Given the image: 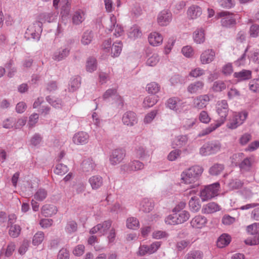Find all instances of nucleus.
Returning a JSON list of instances; mask_svg holds the SVG:
<instances>
[{
    "label": "nucleus",
    "mask_w": 259,
    "mask_h": 259,
    "mask_svg": "<svg viewBox=\"0 0 259 259\" xmlns=\"http://www.w3.org/2000/svg\"><path fill=\"white\" fill-rule=\"evenodd\" d=\"M128 35L130 38L135 39L136 38L140 37L142 36V33L139 26L135 25L131 27L129 29Z\"/></svg>",
    "instance_id": "nucleus-34"
},
{
    "label": "nucleus",
    "mask_w": 259,
    "mask_h": 259,
    "mask_svg": "<svg viewBox=\"0 0 259 259\" xmlns=\"http://www.w3.org/2000/svg\"><path fill=\"white\" fill-rule=\"evenodd\" d=\"M122 120L124 124L128 126H133L137 122V115L133 111H127L123 115Z\"/></svg>",
    "instance_id": "nucleus-16"
},
{
    "label": "nucleus",
    "mask_w": 259,
    "mask_h": 259,
    "mask_svg": "<svg viewBox=\"0 0 259 259\" xmlns=\"http://www.w3.org/2000/svg\"><path fill=\"white\" fill-rule=\"evenodd\" d=\"M189 205L190 210L193 212H197L201 208L199 200L196 197H192L191 198L189 202Z\"/></svg>",
    "instance_id": "nucleus-36"
},
{
    "label": "nucleus",
    "mask_w": 259,
    "mask_h": 259,
    "mask_svg": "<svg viewBox=\"0 0 259 259\" xmlns=\"http://www.w3.org/2000/svg\"><path fill=\"white\" fill-rule=\"evenodd\" d=\"M248 115V113L246 111L239 112L234 115L231 118L227 123V127L233 130L236 128L244 122Z\"/></svg>",
    "instance_id": "nucleus-7"
},
{
    "label": "nucleus",
    "mask_w": 259,
    "mask_h": 259,
    "mask_svg": "<svg viewBox=\"0 0 259 259\" xmlns=\"http://www.w3.org/2000/svg\"><path fill=\"white\" fill-rule=\"evenodd\" d=\"M77 225L74 221H69L67 222L65 227V230L67 233L71 234L77 231Z\"/></svg>",
    "instance_id": "nucleus-51"
},
{
    "label": "nucleus",
    "mask_w": 259,
    "mask_h": 259,
    "mask_svg": "<svg viewBox=\"0 0 259 259\" xmlns=\"http://www.w3.org/2000/svg\"><path fill=\"white\" fill-rule=\"evenodd\" d=\"M188 141V138L186 136H179L175 139L172 145L178 147H181L185 145Z\"/></svg>",
    "instance_id": "nucleus-40"
},
{
    "label": "nucleus",
    "mask_w": 259,
    "mask_h": 259,
    "mask_svg": "<svg viewBox=\"0 0 259 259\" xmlns=\"http://www.w3.org/2000/svg\"><path fill=\"white\" fill-rule=\"evenodd\" d=\"M159 61V57L157 54H152L146 61V64L149 66H155Z\"/></svg>",
    "instance_id": "nucleus-48"
},
{
    "label": "nucleus",
    "mask_w": 259,
    "mask_h": 259,
    "mask_svg": "<svg viewBox=\"0 0 259 259\" xmlns=\"http://www.w3.org/2000/svg\"><path fill=\"white\" fill-rule=\"evenodd\" d=\"M231 237L228 234H222L218 239L217 245L219 248H223L227 246L231 242Z\"/></svg>",
    "instance_id": "nucleus-27"
},
{
    "label": "nucleus",
    "mask_w": 259,
    "mask_h": 259,
    "mask_svg": "<svg viewBox=\"0 0 259 259\" xmlns=\"http://www.w3.org/2000/svg\"><path fill=\"white\" fill-rule=\"evenodd\" d=\"M203 86L202 81H198L190 84L187 88L188 91L191 94L196 93L201 91Z\"/></svg>",
    "instance_id": "nucleus-33"
},
{
    "label": "nucleus",
    "mask_w": 259,
    "mask_h": 259,
    "mask_svg": "<svg viewBox=\"0 0 259 259\" xmlns=\"http://www.w3.org/2000/svg\"><path fill=\"white\" fill-rule=\"evenodd\" d=\"M21 227L20 226L17 225H11L9 231V235L13 237H17L20 234Z\"/></svg>",
    "instance_id": "nucleus-47"
},
{
    "label": "nucleus",
    "mask_w": 259,
    "mask_h": 259,
    "mask_svg": "<svg viewBox=\"0 0 259 259\" xmlns=\"http://www.w3.org/2000/svg\"><path fill=\"white\" fill-rule=\"evenodd\" d=\"M220 184L219 183L205 186L200 193V197L203 201H207L217 195Z\"/></svg>",
    "instance_id": "nucleus-4"
},
{
    "label": "nucleus",
    "mask_w": 259,
    "mask_h": 259,
    "mask_svg": "<svg viewBox=\"0 0 259 259\" xmlns=\"http://www.w3.org/2000/svg\"><path fill=\"white\" fill-rule=\"evenodd\" d=\"M165 222L166 224L170 225L179 224L177 222V213L167 216L165 219Z\"/></svg>",
    "instance_id": "nucleus-58"
},
{
    "label": "nucleus",
    "mask_w": 259,
    "mask_h": 259,
    "mask_svg": "<svg viewBox=\"0 0 259 259\" xmlns=\"http://www.w3.org/2000/svg\"><path fill=\"white\" fill-rule=\"evenodd\" d=\"M143 168V163L138 160H134L127 164H123L120 167L121 170L124 172L139 170Z\"/></svg>",
    "instance_id": "nucleus-14"
},
{
    "label": "nucleus",
    "mask_w": 259,
    "mask_h": 259,
    "mask_svg": "<svg viewBox=\"0 0 259 259\" xmlns=\"http://www.w3.org/2000/svg\"><path fill=\"white\" fill-rule=\"evenodd\" d=\"M226 89L225 83L221 80L215 81L211 88L213 91L215 92H220Z\"/></svg>",
    "instance_id": "nucleus-53"
},
{
    "label": "nucleus",
    "mask_w": 259,
    "mask_h": 259,
    "mask_svg": "<svg viewBox=\"0 0 259 259\" xmlns=\"http://www.w3.org/2000/svg\"><path fill=\"white\" fill-rule=\"evenodd\" d=\"M42 99L43 98H37L33 104V108H39V111L47 114L49 110V108L45 105L44 101Z\"/></svg>",
    "instance_id": "nucleus-35"
},
{
    "label": "nucleus",
    "mask_w": 259,
    "mask_h": 259,
    "mask_svg": "<svg viewBox=\"0 0 259 259\" xmlns=\"http://www.w3.org/2000/svg\"><path fill=\"white\" fill-rule=\"evenodd\" d=\"M70 48L66 46L56 51L52 55V59L57 62L65 60L70 54Z\"/></svg>",
    "instance_id": "nucleus-12"
},
{
    "label": "nucleus",
    "mask_w": 259,
    "mask_h": 259,
    "mask_svg": "<svg viewBox=\"0 0 259 259\" xmlns=\"http://www.w3.org/2000/svg\"><path fill=\"white\" fill-rule=\"evenodd\" d=\"M89 183L93 189H97L103 185V179L100 176H94L90 178Z\"/></svg>",
    "instance_id": "nucleus-29"
},
{
    "label": "nucleus",
    "mask_w": 259,
    "mask_h": 259,
    "mask_svg": "<svg viewBox=\"0 0 259 259\" xmlns=\"http://www.w3.org/2000/svg\"><path fill=\"white\" fill-rule=\"evenodd\" d=\"M203 253L200 250H194L189 252L185 256V259H202Z\"/></svg>",
    "instance_id": "nucleus-38"
},
{
    "label": "nucleus",
    "mask_w": 259,
    "mask_h": 259,
    "mask_svg": "<svg viewBox=\"0 0 259 259\" xmlns=\"http://www.w3.org/2000/svg\"><path fill=\"white\" fill-rule=\"evenodd\" d=\"M45 238V234L41 231H38L35 234L32 239V244L34 245H38L40 244Z\"/></svg>",
    "instance_id": "nucleus-49"
},
{
    "label": "nucleus",
    "mask_w": 259,
    "mask_h": 259,
    "mask_svg": "<svg viewBox=\"0 0 259 259\" xmlns=\"http://www.w3.org/2000/svg\"><path fill=\"white\" fill-rule=\"evenodd\" d=\"M178 212V213H177V222H178L179 224L184 223L189 219L190 214L187 211L182 210Z\"/></svg>",
    "instance_id": "nucleus-43"
},
{
    "label": "nucleus",
    "mask_w": 259,
    "mask_h": 259,
    "mask_svg": "<svg viewBox=\"0 0 259 259\" xmlns=\"http://www.w3.org/2000/svg\"><path fill=\"white\" fill-rule=\"evenodd\" d=\"M48 195L47 191L43 188L38 189L34 195V198L39 201H43Z\"/></svg>",
    "instance_id": "nucleus-42"
},
{
    "label": "nucleus",
    "mask_w": 259,
    "mask_h": 259,
    "mask_svg": "<svg viewBox=\"0 0 259 259\" xmlns=\"http://www.w3.org/2000/svg\"><path fill=\"white\" fill-rule=\"evenodd\" d=\"M112 222L110 220L105 221L91 228L89 231L90 234L99 233L101 236L105 235L111 227Z\"/></svg>",
    "instance_id": "nucleus-8"
},
{
    "label": "nucleus",
    "mask_w": 259,
    "mask_h": 259,
    "mask_svg": "<svg viewBox=\"0 0 259 259\" xmlns=\"http://www.w3.org/2000/svg\"><path fill=\"white\" fill-rule=\"evenodd\" d=\"M229 106L226 100L218 101L216 104V111L220 118L218 122L221 124H223L226 120L229 112Z\"/></svg>",
    "instance_id": "nucleus-5"
},
{
    "label": "nucleus",
    "mask_w": 259,
    "mask_h": 259,
    "mask_svg": "<svg viewBox=\"0 0 259 259\" xmlns=\"http://www.w3.org/2000/svg\"><path fill=\"white\" fill-rule=\"evenodd\" d=\"M218 18H221V25L225 27H231L236 24L235 15L228 11H222L217 13Z\"/></svg>",
    "instance_id": "nucleus-6"
},
{
    "label": "nucleus",
    "mask_w": 259,
    "mask_h": 259,
    "mask_svg": "<svg viewBox=\"0 0 259 259\" xmlns=\"http://www.w3.org/2000/svg\"><path fill=\"white\" fill-rule=\"evenodd\" d=\"M233 76L238 81H243L251 78L252 72L249 70L243 69L239 72H235Z\"/></svg>",
    "instance_id": "nucleus-20"
},
{
    "label": "nucleus",
    "mask_w": 259,
    "mask_h": 259,
    "mask_svg": "<svg viewBox=\"0 0 259 259\" xmlns=\"http://www.w3.org/2000/svg\"><path fill=\"white\" fill-rule=\"evenodd\" d=\"M126 226L129 229L136 230L139 228V222L137 218L130 217L126 220Z\"/></svg>",
    "instance_id": "nucleus-41"
},
{
    "label": "nucleus",
    "mask_w": 259,
    "mask_h": 259,
    "mask_svg": "<svg viewBox=\"0 0 259 259\" xmlns=\"http://www.w3.org/2000/svg\"><path fill=\"white\" fill-rule=\"evenodd\" d=\"M206 223L207 219L205 217L201 215H198L192 219L190 224L193 228L201 229L205 225Z\"/></svg>",
    "instance_id": "nucleus-21"
},
{
    "label": "nucleus",
    "mask_w": 259,
    "mask_h": 259,
    "mask_svg": "<svg viewBox=\"0 0 259 259\" xmlns=\"http://www.w3.org/2000/svg\"><path fill=\"white\" fill-rule=\"evenodd\" d=\"M236 221V219L231 217L228 214L224 215L222 219V223L225 225H230L233 224Z\"/></svg>",
    "instance_id": "nucleus-62"
},
{
    "label": "nucleus",
    "mask_w": 259,
    "mask_h": 259,
    "mask_svg": "<svg viewBox=\"0 0 259 259\" xmlns=\"http://www.w3.org/2000/svg\"><path fill=\"white\" fill-rule=\"evenodd\" d=\"M58 211L56 206L51 204L44 205L41 209V214L46 217H50L57 213Z\"/></svg>",
    "instance_id": "nucleus-25"
},
{
    "label": "nucleus",
    "mask_w": 259,
    "mask_h": 259,
    "mask_svg": "<svg viewBox=\"0 0 259 259\" xmlns=\"http://www.w3.org/2000/svg\"><path fill=\"white\" fill-rule=\"evenodd\" d=\"M209 100V98H195L194 106L198 109H202L206 106Z\"/></svg>",
    "instance_id": "nucleus-45"
},
{
    "label": "nucleus",
    "mask_w": 259,
    "mask_h": 259,
    "mask_svg": "<svg viewBox=\"0 0 259 259\" xmlns=\"http://www.w3.org/2000/svg\"><path fill=\"white\" fill-rule=\"evenodd\" d=\"M87 70L89 72H92L96 70L97 69V61L94 58H89L86 64Z\"/></svg>",
    "instance_id": "nucleus-44"
},
{
    "label": "nucleus",
    "mask_w": 259,
    "mask_h": 259,
    "mask_svg": "<svg viewBox=\"0 0 259 259\" xmlns=\"http://www.w3.org/2000/svg\"><path fill=\"white\" fill-rule=\"evenodd\" d=\"M110 24L107 28L109 32L113 31V35L116 37H119L123 34V29L119 25L116 24V18L111 15L110 18Z\"/></svg>",
    "instance_id": "nucleus-10"
},
{
    "label": "nucleus",
    "mask_w": 259,
    "mask_h": 259,
    "mask_svg": "<svg viewBox=\"0 0 259 259\" xmlns=\"http://www.w3.org/2000/svg\"><path fill=\"white\" fill-rule=\"evenodd\" d=\"M222 124H221L220 123L218 122L217 123H216L214 125H210L209 127H207L206 128L202 130L201 132L200 133L199 136H203L205 135H206L207 134H209L214 130H215L217 128L221 126Z\"/></svg>",
    "instance_id": "nucleus-56"
},
{
    "label": "nucleus",
    "mask_w": 259,
    "mask_h": 259,
    "mask_svg": "<svg viewBox=\"0 0 259 259\" xmlns=\"http://www.w3.org/2000/svg\"><path fill=\"white\" fill-rule=\"evenodd\" d=\"M247 232L252 235H255L253 238H249L245 240L246 244L254 245L259 244V233L257 232V224L253 223L247 227Z\"/></svg>",
    "instance_id": "nucleus-9"
},
{
    "label": "nucleus",
    "mask_w": 259,
    "mask_h": 259,
    "mask_svg": "<svg viewBox=\"0 0 259 259\" xmlns=\"http://www.w3.org/2000/svg\"><path fill=\"white\" fill-rule=\"evenodd\" d=\"M249 35L252 37H256L259 35V25H252L249 29Z\"/></svg>",
    "instance_id": "nucleus-61"
},
{
    "label": "nucleus",
    "mask_w": 259,
    "mask_h": 259,
    "mask_svg": "<svg viewBox=\"0 0 259 259\" xmlns=\"http://www.w3.org/2000/svg\"><path fill=\"white\" fill-rule=\"evenodd\" d=\"M89 139V135L84 132H79L73 137V143L76 145H84L87 144Z\"/></svg>",
    "instance_id": "nucleus-17"
},
{
    "label": "nucleus",
    "mask_w": 259,
    "mask_h": 259,
    "mask_svg": "<svg viewBox=\"0 0 259 259\" xmlns=\"http://www.w3.org/2000/svg\"><path fill=\"white\" fill-rule=\"evenodd\" d=\"M203 171V168L199 165L193 166L185 171L181 175V180L186 184H191L196 182Z\"/></svg>",
    "instance_id": "nucleus-2"
},
{
    "label": "nucleus",
    "mask_w": 259,
    "mask_h": 259,
    "mask_svg": "<svg viewBox=\"0 0 259 259\" xmlns=\"http://www.w3.org/2000/svg\"><path fill=\"white\" fill-rule=\"evenodd\" d=\"M170 82L172 85H176L184 82V79L179 75H175L170 79Z\"/></svg>",
    "instance_id": "nucleus-63"
},
{
    "label": "nucleus",
    "mask_w": 259,
    "mask_h": 259,
    "mask_svg": "<svg viewBox=\"0 0 259 259\" xmlns=\"http://www.w3.org/2000/svg\"><path fill=\"white\" fill-rule=\"evenodd\" d=\"M193 39L197 44H201L205 41L204 30L202 28L196 30L193 33Z\"/></svg>",
    "instance_id": "nucleus-30"
},
{
    "label": "nucleus",
    "mask_w": 259,
    "mask_h": 259,
    "mask_svg": "<svg viewBox=\"0 0 259 259\" xmlns=\"http://www.w3.org/2000/svg\"><path fill=\"white\" fill-rule=\"evenodd\" d=\"M204 74V70L200 68H196L191 70L189 75L193 77H198Z\"/></svg>",
    "instance_id": "nucleus-64"
},
{
    "label": "nucleus",
    "mask_w": 259,
    "mask_h": 259,
    "mask_svg": "<svg viewBox=\"0 0 259 259\" xmlns=\"http://www.w3.org/2000/svg\"><path fill=\"white\" fill-rule=\"evenodd\" d=\"M224 165L223 164L215 163L209 169V172L213 176L220 175L224 170Z\"/></svg>",
    "instance_id": "nucleus-37"
},
{
    "label": "nucleus",
    "mask_w": 259,
    "mask_h": 259,
    "mask_svg": "<svg viewBox=\"0 0 259 259\" xmlns=\"http://www.w3.org/2000/svg\"><path fill=\"white\" fill-rule=\"evenodd\" d=\"M154 207L153 202L147 198L144 199L140 204V210L145 212H149Z\"/></svg>",
    "instance_id": "nucleus-28"
},
{
    "label": "nucleus",
    "mask_w": 259,
    "mask_h": 259,
    "mask_svg": "<svg viewBox=\"0 0 259 259\" xmlns=\"http://www.w3.org/2000/svg\"><path fill=\"white\" fill-rule=\"evenodd\" d=\"M60 5L61 6V13L64 15H68L70 8V0H61Z\"/></svg>",
    "instance_id": "nucleus-46"
},
{
    "label": "nucleus",
    "mask_w": 259,
    "mask_h": 259,
    "mask_svg": "<svg viewBox=\"0 0 259 259\" xmlns=\"http://www.w3.org/2000/svg\"><path fill=\"white\" fill-rule=\"evenodd\" d=\"M55 18L53 13H42L39 16V20L36 22L33 25L29 26L26 31V36H29L34 39L39 40L40 32L42 31L41 25L43 23L52 22Z\"/></svg>",
    "instance_id": "nucleus-1"
},
{
    "label": "nucleus",
    "mask_w": 259,
    "mask_h": 259,
    "mask_svg": "<svg viewBox=\"0 0 259 259\" xmlns=\"http://www.w3.org/2000/svg\"><path fill=\"white\" fill-rule=\"evenodd\" d=\"M202 14L201 8L197 5L190 6L187 10V15L189 19H195Z\"/></svg>",
    "instance_id": "nucleus-23"
},
{
    "label": "nucleus",
    "mask_w": 259,
    "mask_h": 259,
    "mask_svg": "<svg viewBox=\"0 0 259 259\" xmlns=\"http://www.w3.org/2000/svg\"><path fill=\"white\" fill-rule=\"evenodd\" d=\"M182 53L187 58L192 57L194 54L193 50L190 46L184 47L182 49Z\"/></svg>",
    "instance_id": "nucleus-59"
},
{
    "label": "nucleus",
    "mask_w": 259,
    "mask_h": 259,
    "mask_svg": "<svg viewBox=\"0 0 259 259\" xmlns=\"http://www.w3.org/2000/svg\"><path fill=\"white\" fill-rule=\"evenodd\" d=\"M220 208L219 205L215 202H212L203 205L202 211L204 213L209 214L214 213L220 210Z\"/></svg>",
    "instance_id": "nucleus-26"
},
{
    "label": "nucleus",
    "mask_w": 259,
    "mask_h": 259,
    "mask_svg": "<svg viewBox=\"0 0 259 259\" xmlns=\"http://www.w3.org/2000/svg\"><path fill=\"white\" fill-rule=\"evenodd\" d=\"M148 41L151 45L158 46L162 44L163 37L157 32H152L149 35Z\"/></svg>",
    "instance_id": "nucleus-24"
},
{
    "label": "nucleus",
    "mask_w": 259,
    "mask_h": 259,
    "mask_svg": "<svg viewBox=\"0 0 259 259\" xmlns=\"http://www.w3.org/2000/svg\"><path fill=\"white\" fill-rule=\"evenodd\" d=\"M215 53L211 49L206 50L200 55V62L202 64L211 63L214 59Z\"/></svg>",
    "instance_id": "nucleus-18"
},
{
    "label": "nucleus",
    "mask_w": 259,
    "mask_h": 259,
    "mask_svg": "<svg viewBox=\"0 0 259 259\" xmlns=\"http://www.w3.org/2000/svg\"><path fill=\"white\" fill-rule=\"evenodd\" d=\"M195 122L196 119L194 118L184 119L182 122V127L184 130H189L195 124Z\"/></svg>",
    "instance_id": "nucleus-52"
},
{
    "label": "nucleus",
    "mask_w": 259,
    "mask_h": 259,
    "mask_svg": "<svg viewBox=\"0 0 259 259\" xmlns=\"http://www.w3.org/2000/svg\"><path fill=\"white\" fill-rule=\"evenodd\" d=\"M46 89L50 93L53 92L58 89L57 82L56 81L51 80L46 84Z\"/></svg>",
    "instance_id": "nucleus-60"
},
{
    "label": "nucleus",
    "mask_w": 259,
    "mask_h": 259,
    "mask_svg": "<svg viewBox=\"0 0 259 259\" xmlns=\"http://www.w3.org/2000/svg\"><path fill=\"white\" fill-rule=\"evenodd\" d=\"M146 91L151 95H155L160 91V86L155 82L148 83L146 87Z\"/></svg>",
    "instance_id": "nucleus-39"
},
{
    "label": "nucleus",
    "mask_w": 259,
    "mask_h": 259,
    "mask_svg": "<svg viewBox=\"0 0 259 259\" xmlns=\"http://www.w3.org/2000/svg\"><path fill=\"white\" fill-rule=\"evenodd\" d=\"M67 166L63 164H58L54 170L55 174L59 175H64L68 171Z\"/></svg>",
    "instance_id": "nucleus-55"
},
{
    "label": "nucleus",
    "mask_w": 259,
    "mask_h": 259,
    "mask_svg": "<svg viewBox=\"0 0 259 259\" xmlns=\"http://www.w3.org/2000/svg\"><path fill=\"white\" fill-rule=\"evenodd\" d=\"M122 44L121 41H117L113 43L111 47V54L113 57H118L122 50Z\"/></svg>",
    "instance_id": "nucleus-31"
},
{
    "label": "nucleus",
    "mask_w": 259,
    "mask_h": 259,
    "mask_svg": "<svg viewBox=\"0 0 259 259\" xmlns=\"http://www.w3.org/2000/svg\"><path fill=\"white\" fill-rule=\"evenodd\" d=\"M82 169L85 171H91L96 166V164L90 160H84L82 164Z\"/></svg>",
    "instance_id": "nucleus-54"
},
{
    "label": "nucleus",
    "mask_w": 259,
    "mask_h": 259,
    "mask_svg": "<svg viewBox=\"0 0 259 259\" xmlns=\"http://www.w3.org/2000/svg\"><path fill=\"white\" fill-rule=\"evenodd\" d=\"M85 19V13L81 9L75 11L72 15V23L74 25H79L82 23Z\"/></svg>",
    "instance_id": "nucleus-22"
},
{
    "label": "nucleus",
    "mask_w": 259,
    "mask_h": 259,
    "mask_svg": "<svg viewBox=\"0 0 259 259\" xmlns=\"http://www.w3.org/2000/svg\"><path fill=\"white\" fill-rule=\"evenodd\" d=\"M254 162V158L253 156L244 158L239 164L241 172L244 173L250 171Z\"/></svg>",
    "instance_id": "nucleus-15"
},
{
    "label": "nucleus",
    "mask_w": 259,
    "mask_h": 259,
    "mask_svg": "<svg viewBox=\"0 0 259 259\" xmlns=\"http://www.w3.org/2000/svg\"><path fill=\"white\" fill-rule=\"evenodd\" d=\"M126 155L125 150L121 148L116 149L112 152L110 161L112 165H115L121 162Z\"/></svg>",
    "instance_id": "nucleus-11"
},
{
    "label": "nucleus",
    "mask_w": 259,
    "mask_h": 259,
    "mask_svg": "<svg viewBox=\"0 0 259 259\" xmlns=\"http://www.w3.org/2000/svg\"><path fill=\"white\" fill-rule=\"evenodd\" d=\"M222 145L219 141H212L204 144L199 150L202 156L214 154L221 150Z\"/></svg>",
    "instance_id": "nucleus-3"
},
{
    "label": "nucleus",
    "mask_w": 259,
    "mask_h": 259,
    "mask_svg": "<svg viewBox=\"0 0 259 259\" xmlns=\"http://www.w3.org/2000/svg\"><path fill=\"white\" fill-rule=\"evenodd\" d=\"M179 98H169L167 101L166 106L172 110H177L180 102Z\"/></svg>",
    "instance_id": "nucleus-50"
},
{
    "label": "nucleus",
    "mask_w": 259,
    "mask_h": 259,
    "mask_svg": "<svg viewBox=\"0 0 259 259\" xmlns=\"http://www.w3.org/2000/svg\"><path fill=\"white\" fill-rule=\"evenodd\" d=\"M94 38V33L92 31L87 30L83 32L81 38V43L84 46L89 45Z\"/></svg>",
    "instance_id": "nucleus-32"
},
{
    "label": "nucleus",
    "mask_w": 259,
    "mask_h": 259,
    "mask_svg": "<svg viewBox=\"0 0 259 259\" xmlns=\"http://www.w3.org/2000/svg\"><path fill=\"white\" fill-rule=\"evenodd\" d=\"M136 154L137 157L141 159H143L146 156H149L145 148L142 146H139L136 149Z\"/></svg>",
    "instance_id": "nucleus-57"
},
{
    "label": "nucleus",
    "mask_w": 259,
    "mask_h": 259,
    "mask_svg": "<svg viewBox=\"0 0 259 259\" xmlns=\"http://www.w3.org/2000/svg\"><path fill=\"white\" fill-rule=\"evenodd\" d=\"M81 78L78 75H75L70 78L67 90L69 92L73 93L76 91L80 87Z\"/></svg>",
    "instance_id": "nucleus-19"
},
{
    "label": "nucleus",
    "mask_w": 259,
    "mask_h": 259,
    "mask_svg": "<svg viewBox=\"0 0 259 259\" xmlns=\"http://www.w3.org/2000/svg\"><path fill=\"white\" fill-rule=\"evenodd\" d=\"M172 19V14L167 10L160 12L157 16V22L161 26L167 25Z\"/></svg>",
    "instance_id": "nucleus-13"
}]
</instances>
